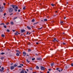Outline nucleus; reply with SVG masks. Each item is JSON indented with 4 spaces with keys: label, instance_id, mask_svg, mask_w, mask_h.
Instances as JSON below:
<instances>
[{
    "label": "nucleus",
    "instance_id": "nucleus-1",
    "mask_svg": "<svg viewBox=\"0 0 73 73\" xmlns=\"http://www.w3.org/2000/svg\"><path fill=\"white\" fill-rule=\"evenodd\" d=\"M13 8L15 9V12H17V9H18V7L17 6L16 7V6L13 5Z\"/></svg>",
    "mask_w": 73,
    "mask_h": 73
},
{
    "label": "nucleus",
    "instance_id": "nucleus-2",
    "mask_svg": "<svg viewBox=\"0 0 73 73\" xmlns=\"http://www.w3.org/2000/svg\"><path fill=\"white\" fill-rule=\"evenodd\" d=\"M9 12H12L13 11V9L12 8H10L9 9Z\"/></svg>",
    "mask_w": 73,
    "mask_h": 73
},
{
    "label": "nucleus",
    "instance_id": "nucleus-3",
    "mask_svg": "<svg viewBox=\"0 0 73 73\" xmlns=\"http://www.w3.org/2000/svg\"><path fill=\"white\" fill-rule=\"evenodd\" d=\"M14 68H15V67L13 66H11L10 67V69L11 70H13L14 69Z\"/></svg>",
    "mask_w": 73,
    "mask_h": 73
},
{
    "label": "nucleus",
    "instance_id": "nucleus-4",
    "mask_svg": "<svg viewBox=\"0 0 73 73\" xmlns=\"http://www.w3.org/2000/svg\"><path fill=\"white\" fill-rule=\"evenodd\" d=\"M41 70H45V67L42 66H41Z\"/></svg>",
    "mask_w": 73,
    "mask_h": 73
},
{
    "label": "nucleus",
    "instance_id": "nucleus-5",
    "mask_svg": "<svg viewBox=\"0 0 73 73\" xmlns=\"http://www.w3.org/2000/svg\"><path fill=\"white\" fill-rule=\"evenodd\" d=\"M23 56H25L26 55V54H27V53H26V52H23Z\"/></svg>",
    "mask_w": 73,
    "mask_h": 73
},
{
    "label": "nucleus",
    "instance_id": "nucleus-6",
    "mask_svg": "<svg viewBox=\"0 0 73 73\" xmlns=\"http://www.w3.org/2000/svg\"><path fill=\"white\" fill-rule=\"evenodd\" d=\"M25 32V30L24 29H22L21 30V32Z\"/></svg>",
    "mask_w": 73,
    "mask_h": 73
},
{
    "label": "nucleus",
    "instance_id": "nucleus-7",
    "mask_svg": "<svg viewBox=\"0 0 73 73\" xmlns=\"http://www.w3.org/2000/svg\"><path fill=\"white\" fill-rule=\"evenodd\" d=\"M37 60H41L42 59L41 58H37Z\"/></svg>",
    "mask_w": 73,
    "mask_h": 73
},
{
    "label": "nucleus",
    "instance_id": "nucleus-8",
    "mask_svg": "<svg viewBox=\"0 0 73 73\" xmlns=\"http://www.w3.org/2000/svg\"><path fill=\"white\" fill-rule=\"evenodd\" d=\"M3 6H2V9H1V10L0 11L1 12H3V10H2V9H3Z\"/></svg>",
    "mask_w": 73,
    "mask_h": 73
},
{
    "label": "nucleus",
    "instance_id": "nucleus-9",
    "mask_svg": "<svg viewBox=\"0 0 73 73\" xmlns=\"http://www.w3.org/2000/svg\"><path fill=\"white\" fill-rule=\"evenodd\" d=\"M16 51L17 52H18L19 53V54H20L21 53V52H19V51L18 50H16Z\"/></svg>",
    "mask_w": 73,
    "mask_h": 73
},
{
    "label": "nucleus",
    "instance_id": "nucleus-10",
    "mask_svg": "<svg viewBox=\"0 0 73 73\" xmlns=\"http://www.w3.org/2000/svg\"><path fill=\"white\" fill-rule=\"evenodd\" d=\"M14 67H16V66H17V65L16 64H15L14 65Z\"/></svg>",
    "mask_w": 73,
    "mask_h": 73
},
{
    "label": "nucleus",
    "instance_id": "nucleus-11",
    "mask_svg": "<svg viewBox=\"0 0 73 73\" xmlns=\"http://www.w3.org/2000/svg\"><path fill=\"white\" fill-rule=\"evenodd\" d=\"M19 54L18 53H17L16 54V56H19Z\"/></svg>",
    "mask_w": 73,
    "mask_h": 73
},
{
    "label": "nucleus",
    "instance_id": "nucleus-12",
    "mask_svg": "<svg viewBox=\"0 0 73 73\" xmlns=\"http://www.w3.org/2000/svg\"><path fill=\"white\" fill-rule=\"evenodd\" d=\"M27 28L28 29H31V28L30 27L28 26H27Z\"/></svg>",
    "mask_w": 73,
    "mask_h": 73
},
{
    "label": "nucleus",
    "instance_id": "nucleus-13",
    "mask_svg": "<svg viewBox=\"0 0 73 73\" xmlns=\"http://www.w3.org/2000/svg\"><path fill=\"white\" fill-rule=\"evenodd\" d=\"M64 22L63 21H61L60 22V23L61 25H62V23H63Z\"/></svg>",
    "mask_w": 73,
    "mask_h": 73
},
{
    "label": "nucleus",
    "instance_id": "nucleus-14",
    "mask_svg": "<svg viewBox=\"0 0 73 73\" xmlns=\"http://www.w3.org/2000/svg\"><path fill=\"white\" fill-rule=\"evenodd\" d=\"M21 73H24V70H22L21 72Z\"/></svg>",
    "mask_w": 73,
    "mask_h": 73
},
{
    "label": "nucleus",
    "instance_id": "nucleus-15",
    "mask_svg": "<svg viewBox=\"0 0 73 73\" xmlns=\"http://www.w3.org/2000/svg\"><path fill=\"white\" fill-rule=\"evenodd\" d=\"M1 60H3V59H4V57H1Z\"/></svg>",
    "mask_w": 73,
    "mask_h": 73
},
{
    "label": "nucleus",
    "instance_id": "nucleus-16",
    "mask_svg": "<svg viewBox=\"0 0 73 73\" xmlns=\"http://www.w3.org/2000/svg\"><path fill=\"white\" fill-rule=\"evenodd\" d=\"M1 36L2 37H5V35H4L3 34H2L1 35Z\"/></svg>",
    "mask_w": 73,
    "mask_h": 73
},
{
    "label": "nucleus",
    "instance_id": "nucleus-17",
    "mask_svg": "<svg viewBox=\"0 0 73 73\" xmlns=\"http://www.w3.org/2000/svg\"><path fill=\"white\" fill-rule=\"evenodd\" d=\"M5 54V53L2 52V53H1V54L3 55V54Z\"/></svg>",
    "mask_w": 73,
    "mask_h": 73
},
{
    "label": "nucleus",
    "instance_id": "nucleus-18",
    "mask_svg": "<svg viewBox=\"0 0 73 73\" xmlns=\"http://www.w3.org/2000/svg\"><path fill=\"white\" fill-rule=\"evenodd\" d=\"M27 61L28 62V63H29V62H30V61H28V60H27Z\"/></svg>",
    "mask_w": 73,
    "mask_h": 73
},
{
    "label": "nucleus",
    "instance_id": "nucleus-19",
    "mask_svg": "<svg viewBox=\"0 0 73 73\" xmlns=\"http://www.w3.org/2000/svg\"><path fill=\"white\" fill-rule=\"evenodd\" d=\"M44 21H47V19H44Z\"/></svg>",
    "mask_w": 73,
    "mask_h": 73
},
{
    "label": "nucleus",
    "instance_id": "nucleus-20",
    "mask_svg": "<svg viewBox=\"0 0 73 73\" xmlns=\"http://www.w3.org/2000/svg\"><path fill=\"white\" fill-rule=\"evenodd\" d=\"M3 70L1 69H0V72H3Z\"/></svg>",
    "mask_w": 73,
    "mask_h": 73
},
{
    "label": "nucleus",
    "instance_id": "nucleus-21",
    "mask_svg": "<svg viewBox=\"0 0 73 73\" xmlns=\"http://www.w3.org/2000/svg\"><path fill=\"white\" fill-rule=\"evenodd\" d=\"M53 65H54V63H52L51 64V66H53Z\"/></svg>",
    "mask_w": 73,
    "mask_h": 73
},
{
    "label": "nucleus",
    "instance_id": "nucleus-22",
    "mask_svg": "<svg viewBox=\"0 0 73 73\" xmlns=\"http://www.w3.org/2000/svg\"><path fill=\"white\" fill-rule=\"evenodd\" d=\"M11 25H13V22H11Z\"/></svg>",
    "mask_w": 73,
    "mask_h": 73
},
{
    "label": "nucleus",
    "instance_id": "nucleus-23",
    "mask_svg": "<svg viewBox=\"0 0 73 73\" xmlns=\"http://www.w3.org/2000/svg\"><path fill=\"white\" fill-rule=\"evenodd\" d=\"M36 68L37 69H39V67H38V66H36Z\"/></svg>",
    "mask_w": 73,
    "mask_h": 73
},
{
    "label": "nucleus",
    "instance_id": "nucleus-24",
    "mask_svg": "<svg viewBox=\"0 0 73 73\" xmlns=\"http://www.w3.org/2000/svg\"><path fill=\"white\" fill-rule=\"evenodd\" d=\"M4 28H7V26L5 25L4 26Z\"/></svg>",
    "mask_w": 73,
    "mask_h": 73
},
{
    "label": "nucleus",
    "instance_id": "nucleus-25",
    "mask_svg": "<svg viewBox=\"0 0 73 73\" xmlns=\"http://www.w3.org/2000/svg\"><path fill=\"white\" fill-rule=\"evenodd\" d=\"M1 69L3 71H4V67H2L1 68Z\"/></svg>",
    "mask_w": 73,
    "mask_h": 73
},
{
    "label": "nucleus",
    "instance_id": "nucleus-26",
    "mask_svg": "<svg viewBox=\"0 0 73 73\" xmlns=\"http://www.w3.org/2000/svg\"><path fill=\"white\" fill-rule=\"evenodd\" d=\"M20 65H21V66H24V65H23V64H20Z\"/></svg>",
    "mask_w": 73,
    "mask_h": 73
},
{
    "label": "nucleus",
    "instance_id": "nucleus-27",
    "mask_svg": "<svg viewBox=\"0 0 73 73\" xmlns=\"http://www.w3.org/2000/svg\"><path fill=\"white\" fill-rule=\"evenodd\" d=\"M7 32H10L9 30L7 29Z\"/></svg>",
    "mask_w": 73,
    "mask_h": 73
},
{
    "label": "nucleus",
    "instance_id": "nucleus-28",
    "mask_svg": "<svg viewBox=\"0 0 73 73\" xmlns=\"http://www.w3.org/2000/svg\"><path fill=\"white\" fill-rule=\"evenodd\" d=\"M18 68H21V66H18Z\"/></svg>",
    "mask_w": 73,
    "mask_h": 73
},
{
    "label": "nucleus",
    "instance_id": "nucleus-29",
    "mask_svg": "<svg viewBox=\"0 0 73 73\" xmlns=\"http://www.w3.org/2000/svg\"><path fill=\"white\" fill-rule=\"evenodd\" d=\"M23 9L24 10H25V7H24L23 8Z\"/></svg>",
    "mask_w": 73,
    "mask_h": 73
},
{
    "label": "nucleus",
    "instance_id": "nucleus-30",
    "mask_svg": "<svg viewBox=\"0 0 73 73\" xmlns=\"http://www.w3.org/2000/svg\"><path fill=\"white\" fill-rule=\"evenodd\" d=\"M32 21L33 22H34V21H35V19H33L32 20Z\"/></svg>",
    "mask_w": 73,
    "mask_h": 73
},
{
    "label": "nucleus",
    "instance_id": "nucleus-31",
    "mask_svg": "<svg viewBox=\"0 0 73 73\" xmlns=\"http://www.w3.org/2000/svg\"><path fill=\"white\" fill-rule=\"evenodd\" d=\"M35 60V58H33L32 59V61H33V60Z\"/></svg>",
    "mask_w": 73,
    "mask_h": 73
},
{
    "label": "nucleus",
    "instance_id": "nucleus-32",
    "mask_svg": "<svg viewBox=\"0 0 73 73\" xmlns=\"http://www.w3.org/2000/svg\"><path fill=\"white\" fill-rule=\"evenodd\" d=\"M51 5H52L53 7H54V4H51Z\"/></svg>",
    "mask_w": 73,
    "mask_h": 73
},
{
    "label": "nucleus",
    "instance_id": "nucleus-33",
    "mask_svg": "<svg viewBox=\"0 0 73 73\" xmlns=\"http://www.w3.org/2000/svg\"><path fill=\"white\" fill-rule=\"evenodd\" d=\"M28 51H29V52H31V50L29 49Z\"/></svg>",
    "mask_w": 73,
    "mask_h": 73
},
{
    "label": "nucleus",
    "instance_id": "nucleus-34",
    "mask_svg": "<svg viewBox=\"0 0 73 73\" xmlns=\"http://www.w3.org/2000/svg\"><path fill=\"white\" fill-rule=\"evenodd\" d=\"M5 24L4 23H1L0 24L1 25H4Z\"/></svg>",
    "mask_w": 73,
    "mask_h": 73
},
{
    "label": "nucleus",
    "instance_id": "nucleus-35",
    "mask_svg": "<svg viewBox=\"0 0 73 73\" xmlns=\"http://www.w3.org/2000/svg\"><path fill=\"white\" fill-rule=\"evenodd\" d=\"M15 35H18V34L17 33H15Z\"/></svg>",
    "mask_w": 73,
    "mask_h": 73
},
{
    "label": "nucleus",
    "instance_id": "nucleus-36",
    "mask_svg": "<svg viewBox=\"0 0 73 73\" xmlns=\"http://www.w3.org/2000/svg\"><path fill=\"white\" fill-rule=\"evenodd\" d=\"M17 19V17H15L14 18V20H15V19Z\"/></svg>",
    "mask_w": 73,
    "mask_h": 73
},
{
    "label": "nucleus",
    "instance_id": "nucleus-37",
    "mask_svg": "<svg viewBox=\"0 0 73 73\" xmlns=\"http://www.w3.org/2000/svg\"><path fill=\"white\" fill-rule=\"evenodd\" d=\"M42 27H41L40 28H39L38 29H42Z\"/></svg>",
    "mask_w": 73,
    "mask_h": 73
},
{
    "label": "nucleus",
    "instance_id": "nucleus-38",
    "mask_svg": "<svg viewBox=\"0 0 73 73\" xmlns=\"http://www.w3.org/2000/svg\"><path fill=\"white\" fill-rule=\"evenodd\" d=\"M18 12H20V10L19 9L18 10Z\"/></svg>",
    "mask_w": 73,
    "mask_h": 73
},
{
    "label": "nucleus",
    "instance_id": "nucleus-39",
    "mask_svg": "<svg viewBox=\"0 0 73 73\" xmlns=\"http://www.w3.org/2000/svg\"><path fill=\"white\" fill-rule=\"evenodd\" d=\"M71 65L72 66H73V63H72L71 64Z\"/></svg>",
    "mask_w": 73,
    "mask_h": 73
},
{
    "label": "nucleus",
    "instance_id": "nucleus-40",
    "mask_svg": "<svg viewBox=\"0 0 73 73\" xmlns=\"http://www.w3.org/2000/svg\"><path fill=\"white\" fill-rule=\"evenodd\" d=\"M37 23H34V25H35V24H37Z\"/></svg>",
    "mask_w": 73,
    "mask_h": 73
},
{
    "label": "nucleus",
    "instance_id": "nucleus-41",
    "mask_svg": "<svg viewBox=\"0 0 73 73\" xmlns=\"http://www.w3.org/2000/svg\"><path fill=\"white\" fill-rule=\"evenodd\" d=\"M5 15H6V13H4V16H5Z\"/></svg>",
    "mask_w": 73,
    "mask_h": 73
},
{
    "label": "nucleus",
    "instance_id": "nucleus-42",
    "mask_svg": "<svg viewBox=\"0 0 73 73\" xmlns=\"http://www.w3.org/2000/svg\"><path fill=\"white\" fill-rule=\"evenodd\" d=\"M48 70L49 71H50V70H51V69H48Z\"/></svg>",
    "mask_w": 73,
    "mask_h": 73
},
{
    "label": "nucleus",
    "instance_id": "nucleus-43",
    "mask_svg": "<svg viewBox=\"0 0 73 73\" xmlns=\"http://www.w3.org/2000/svg\"><path fill=\"white\" fill-rule=\"evenodd\" d=\"M54 40L55 41L56 40V38H54Z\"/></svg>",
    "mask_w": 73,
    "mask_h": 73
},
{
    "label": "nucleus",
    "instance_id": "nucleus-44",
    "mask_svg": "<svg viewBox=\"0 0 73 73\" xmlns=\"http://www.w3.org/2000/svg\"><path fill=\"white\" fill-rule=\"evenodd\" d=\"M3 5H5V3H4Z\"/></svg>",
    "mask_w": 73,
    "mask_h": 73
},
{
    "label": "nucleus",
    "instance_id": "nucleus-45",
    "mask_svg": "<svg viewBox=\"0 0 73 73\" xmlns=\"http://www.w3.org/2000/svg\"><path fill=\"white\" fill-rule=\"evenodd\" d=\"M25 73H28L27 72V71H25Z\"/></svg>",
    "mask_w": 73,
    "mask_h": 73
},
{
    "label": "nucleus",
    "instance_id": "nucleus-46",
    "mask_svg": "<svg viewBox=\"0 0 73 73\" xmlns=\"http://www.w3.org/2000/svg\"><path fill=\"white\" fill-rule=\"evenodd\" d=\"M63 45H65V44H66L65 43H63Z\"/></svg>",
    "mask_w": 73,
    "mask_h": 73
},
{
    "label": "nucleus",
    "instance_id": "nucleus-47",
    "mask_svg": "<svg viewBox=\"0 0 73 73\" xmlns=\"http://www.w3.org/2000/svg\"><path fill=\"white\" fill-rule=\"evenodd\" d=\"M28 33H29V32H28L27 33V35H28Z\"/></svg>",
    "mask_w": 73,
    "mask_h": 73
},
{
    "label": "nucleus",
    "instance_id": "nucleus-48",
    "mask_svg": "<svg viewBox=\"0 0 73 73\" xmlns=\"http://www.w3.org/2000/svg\"><path fill=\"white\" fill-rule=\"evenodd\" d=\"M58 71L59 72H61V71H60V70H58Z\"/></svg>",
    "mask_w": 73,
    "mask_h": 73
},
{
    "label": "nucleus",
    "instance_id": "nucleus-49",
    "mask_svg": "<svg viewBox=\"0 0 73 73\" xmlns=\"http://www.w3.org/2000/svg\"><path fill=\"white\" fill-rule=\"evenodd\" d=\"M26 70H27V72H29L28 70L27 69H26Z\"/></svg>",
    "mask_w": 73,
    "mask_h": 73
},
{
    "label": "nucleus",
    "instance_id": "nucleus-50",
    "mask_svg": "<svg viewBox=\"0 0 73 73\" xmlns=\"http://www.w3.org/2000/svg\"><path fill=\"white\" fill-rule=\"evenodd\" d=\"M9 24V23H6V25H8Z\"/></svg>",
    "mask_w": 73,
    "mask_h": 73
},
{
    "label": "nucleus",
    "instance_id": "nucleus-51",
    "mask_svg": "<svg viewBox=\"0 0 73 73\" xmlns=\"http://www.w3.org/2000/svg\"><path fill=\"white\" fill-rule=\"evenodd\" d=\"M13 15V13H11V14H10V15Z\"/></svg>",
    "mask_w": 73,
    "mask_h": 73
},
{
    "label": "nucleus",
    "instance_id": "nucleus-52",
    "mask_svg": "<svg viewBox=\"0 0 73 73\" xmlns=\"http://www.w3.org/2000/svg\"><path fill=\"white\" fill-rule=\"evenodd\" d=\"M36 44H38V42H36Z\"/></svg>",
    "mask_w": 73,
    "mask_h": 73
},
{
    "label": "nucleus",
    "instance_id": "nucleus-53",
    "mask_svg": "<svg viewBox=\"0 0 73 73\" xmlns=\"http://www.w3.org/2000/svg\"><path fill=\"white\" fill-rule=\"evenodd\" d=\"M59 68H56V70H58Z\"/></svg>",
    "mask_w": 73,
    "mask_h": 73
},
{
    "label": "nucleus",
    "instance_id": "nucleus-54",
    "mask_svg": "<svg viewBox=\"0 0 73 73\" xmlns=\"http://www.w3.org/2000/svg\"><path fill=\"white\" fill-rule=\"evenodd\" d=\"M13 65V63H12L11 64V65Z\"/></svg>",
    "mask_w": 73,
    "mask_h": 73
},
{
    "label": "nucleus",
    "instance_id": "nucleus-55",
    "mask_svg": "<svg viewBox=\"0 0 73 73\" xmlns=\"http://www.w3.org/2000/svg\"><path fill=\"white\" fill-rule=\"evenodd\" d=\"M53 41L54 42V41H55V40H53Z\"/></svg>",
    "mask_w": 73,
    "mask_h": 73
},
{
    "label": "nucleus",
    "instance_id": "nucleus-56",
    "mask_svg": "<svg viewBox=\"0 0 73 73\" xmlns=\"http://www.w3.org/2000/svg\"><path fill=\"white\" fill-rule=\"evenodd\" d=\"M47 73H49V71H48L47 72Z\"/></svg>",
    "mask_w": 73,
    "mask_h": 73
},
{
    "label": "nucleus",
    "instance_id": "nucleus-57",
    "mask_svg": "<svg viewBox=\"0 0 73 73\" xmlns=\"http://www.w3.org/2000/svg\"><path fill=\"white\" fill-rule=\"evenodd\" d=\"M55 12H56V13H57V11H55Z\"/></svg>",
    "mask_w": 73,
    "mask_h": 73
},
{
    "label": "nucleus",
    "instance_id": "nucleus-58",
    "mask_svg": "<svg viewBox=\"0 0 73 73\" xmlns=\"http://www.w3.org/2000/svg\"><path fill=\"white\" fill-rule=\"evenodd\" d=\"M64 19H66V18L65 17H64Z\"/></svg>",
    "mask_w": 73,
    "mask_h": 73
},
{
    "label": "nucleus",
    "instance_id": "nucleus-59",
    "mask_svg": "<svg viewBox=\"0 0 73 73\" xmlns=\"http://www.w3.org/2000/svg\"><path fill=\"white\" fill-rule=\"evenodd\" d=\"M63 34H65V33H63Z\"/></svg>",
    "mask_w": 73,
    "mask_h": 73
},
{
    "label": "nucleus",
    "instance_id": "nucleus-60",
    "mask_svg": "<svg viewBox=\"0 0 73 73\" xmlns=\"http://www.w3.org/2000/svg\"><path fill=\"white\" fill-rule=\"evenodd\" d=\"M33 73H36V72H33Z\"/></svg>",
    "mask_w": 73,
    "mask_h": 73
},
{
    "label": "nucleus",
    "instance_id": "nucleus-61",
    "mask_svg": "<svg viewBox=\"0 0 73 73\" xmlns=\"http://www.w3.org/2000/svg\"><path fill=\"white\" fill-rule=\"evenodd\" d=\"M55 41H57V40H55Z\"/></svg>",
    "mask_w": 73,
    "mask_h": 73
},
{
    "label": "nucleus",
    "instance_id": "nucleus-62",
    "mask_svg": "<svg viewBox=\"0 0 73 73\" xmlns=\"http://www.w3.org/2000/svg\"><path fill=\"white\" fill-rule=\"evenodd\" d=\"M13 32H15V30H13Z\"/></svg>",
    "mask_w": 73,
    "mask_h": 73
},
{
    "label": "nucleus",
    "instance_id": "nucleus-63",
    "mask_svg": "<svg viewBox=\"0 0 73 73\" xmlns=\"http://www.w3.org/2000/svg\"><path fill=\"white\" fill-rule=\"evenodd\" d=\"M41 21H43V20H41Z\"/></svg>",
    "mask_w": 73,
    "mask_h": 73
},
{
    "label": "nucleus",
    "instance_id": "nucleus-64",
    "mask_svg": "<svg viewBox=\"0 0 73 73\" xmlns=\"http://www.w3.org/2000/svg\"><path fill=\"white\" fill-rule=\"evenodd\" d=\"M61 71H62V70H61Z\"/></svg>",
    "mask_w": 73,
    "mask_h": 73
}]
</instances>
